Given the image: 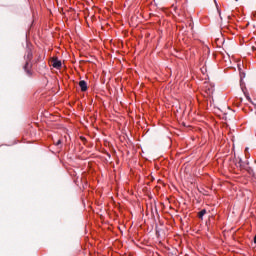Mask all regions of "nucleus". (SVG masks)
<instances>
[{
    "mask_svg": "<svg viewBox=\"0 0 256 256\" xmlns=\"http://www.w3.org/2000/svg\"><path fill=\"white\" fill-rule=\"evenodd\" d=\"M33 59V52L31 50L27 51V54L25 55L26 63L23 67L25 73L31 77L33 75V72L31 71L33 64H31V61Z\"/></svg>",
    "mask_w": 256,
    "mask_h": 256,
    "instance_id": "obj_1",
    "label": "nucleus"
},
{
    "mask_svg": "<svg viewBox=\"0 0 256 256\" xmlns=\"http://www.w3.org/2000/svg\"><path fill=\"white\" fill-rule=\"evenodd\" d=\"M52 67L54 69H61V61L57 58H52Z\"/></svg>",
    "mask_w": 256,
    "mask_h": 256,
    "instance_id": "obj_2",
    "label": "nucleus"
},
{
    "mask_svg": "<svg viewBox=\"0 0 256 256\" xmlns=\"http://www.w3.org/2000/svg\"><path fill=\"white\" fill-rule=\"evenodd\" d=\"M79 87L81 89L82 92L87 91L88 87H87V82L85 80H81L79 82Z\"/></svg>",
    "mask_w": 256,
    "mask_h": 256,
    "instance_id": "obj_3",
    "label": "nucleus"
},
{
    "mask_svg": "<svg viewBox=\"0 0 256 256\" xmlns=\"http://www.w3.org/2000/svg\"><path fill=\"white\" fill-rule=\"evenodd\" d=\"M244 169H246V171H247V173H249V175H251L254 179H256V174H255V171L253 170V168H251V167H247V166H245V168Z\"/></svg>",
    "mask_w": 256,
    "mask_h": 256,
    "instance_id": "obj_4",
    "label": "nucleus"
},
{
    "mask_svg": "<svg viewBox=\"0 0 256 256\" xmlns=\"http://www.w3.org/2000/svg\"><path fill=\"white\" fill-rule=\"evenodd\" d=\"M207 214V210L202 209L199 213H198V217L199 219H203V217Z\"/></svg>",
    "mask_w": 256,
    "mask_h": 256,
    "instance_id": "obj_5",
    "label": "nucleus"
},
{
    "mask_svg": "<svg viewBox=\"0 0 256 256\" xmlns=\"http://www.w3.org/2000/svg\"><path fill=\"white\" fill-rule=\"evenodd\" d=\"M239 165H240V167H241V169H245V162H243V160H239Z\"/></svg>",
    "mask_w": 256,
    "mask_h": 256,
    "instance_id": "obj_6",
    "label": "nucleus"
},
{
    "mask_svg": "<svg viewBox=\"0 0 256 256\" xmlns=\"http://www.w3.org/2000/svg\"><path fill=\"white\" fill-rule=\"evenodd\" d=\"M39 61H41V55H38V57L36 59V63H39Z\"/></svg>",
    "mask_w": 256,
    "mask_h": 256,
    "instance_id": "obj_7",
    "label": "nucleus"
},
{
    "mask_svg": "<svg viewBox=\"0 0 256 256\" xmlns=\"http://www.w3.org/2000/svg\"><path fill=\"white\" fill-rule=\"evenodd\" d=\"M217 11H218V13H219L220 19H222V17H221V10H219V7H217Z\"/></svg>",
    "mask_w": 256,
    "mask_h": 256,
    "instance_id": "obj_8",
    "label": "nucleus"
},
{
    "mask_svg": "<svg viewBox=\"0 0 256 256\" xmlns=\"http://www.w3.org/2000/svg\"><path fill=\"white\" fill-rule=\"evenodd\" d=\"M59 145H61V140H58V141L56 142V146L59 147Z\"/></svg>",
    "mask_w": 256,
    "mask_h": 256,
    "instance_id": "obj_9",
    "label": "nucleus"
},
{
    "mask_svg": "<svg viewBox=\"0 0 256 256\" xmlns=\"http://www.w3.org/2000/svg\"><path fill=\"white\" fill-rule=\"evenodd\" d=\"M245 151H249V148H246Z\"/></svg>",
    "mask_w": 256,
    "mask_h": 256,
    "instance_id": "obj_10",
    "label": "nucleus"
},
{
    "mask_svg": "<svg viewBox=\"0 0 256 256\" xmlns=\"http://www.w3.org/2000/svg\"><path fill=\"white\" fill-rule=\"evenodd\" d=\"M249 164V162H246V165H248Z\"/></svg>",
    "mask_w": 256,
    "mask_h": 256,
    "instance_id": "obj_11",
    "label": "nucleus"
},
{
    "mask_svg": "<svg viewBox=\"0 0 256 256\" xmlns=\"http://www.w3.org/2000/svg\"><path fill=\"white\" fill-rule=\"evenodd\" d=\"M255 163H256V160H255Z\"/></svg>",
    "mask_w": 256,
    "mask_h": 256,
    "instance_id": "obj_12",
    "label": "nucleus"
}]
</instances>
